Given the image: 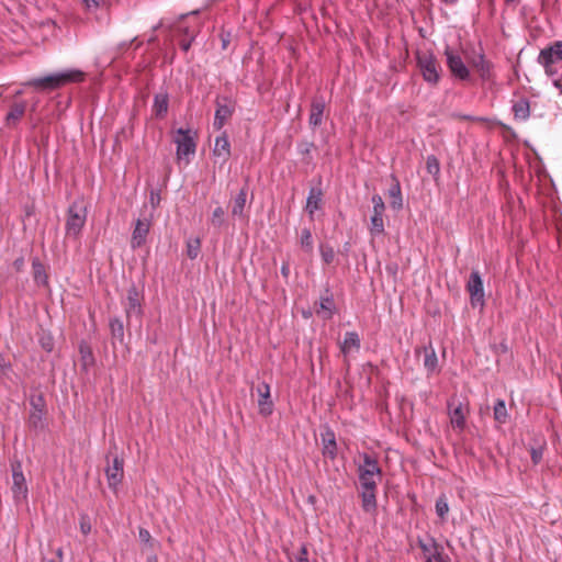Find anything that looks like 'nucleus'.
Returning a JSON list of instances; mask_svg holds the SVG:
<instances>
[{
    "mask_svg": "<svg viewBox=\"0 0 562 562\" xmlns=\"http://www.w3.org/2000/svg\"><path fill=\"white\" fill-rule=\"evenodd\" d=\"M258 395V409L259 414L267 417L273 413V401L271 400L270 385L267 382H261L256 389Z\"/></svg>",
    "mask_w": 562,
    "mask_h": 562,
    "instance_id": "nucleus-12",
    "label": "nucleus"
},
{
    "mask_svg": "<svg viewBox=\"0 0 562 562\" xmlns=\"http://www.w3.org/2000/svg\"><path fill=\"white\" fill-rule=\"evenodd\" d=\"M12 493L14 498L16 501L25 499L27 496V486L20 463L12 467Z\"/></svg>",
    "mask_w": 562,
    "mask_h": 562,
    "instance_id": "nucleus-13",
    "label": "nucleus"
},
{
    "mask_svg": "<svg viewBox=\"0 0 562 562\" xmlns=\"http://www.w3.org/2000/svg\"><path fill=\"white\" fill-rule=\"evenodd\" d=\"M83 80V71L76 68H70L58 72L49 74L43 77L33 78L30 81H27L26 85L43 90H55L65 85L72 82H81Z\"/></svg>",
    "mask_w": 562,
    "mask_h": 562,
    "instance_id": "nucleus-2",
    "label": "nucleus"
},
{
    "mask_svg": "<svg viewBox=\"0 0 562 562\" xmlns=\"http://www.w3.org/2000/svg\"><path fill=\"white\" fill-rule=\"evenodd\" d=\"M323 439V454L334 460L337 456V446L335 434L327 429L325 434H322Z\"/></svg>",
    "mask_w": 562,
    "mask_h": 562,
    "instance_id": "nucleus-22",
    "label": "nucleus"
},
{
    "mask_svg": "<svg viewBox=\"0 0 562 562\" xmlns=\"http://www.w3.org/2000/svg\"><path fill=\"white\" fill-rule=\"evenodd\" d=\"M26 104L25 102H20L13 104L11 110L8 112L5 116V122L8 125L14 124L18 122L25 113Z\"/></svg>",
    "mask_w": 562,
    "mask_h": 562,
    "instance_id": "nucleus-30",
    "label": "nucleus"
},
{
    "mask_svg": "<svg viewBox=\"0 0 562 562\" xmlns=\"http://www.w3.org/2000/svg\"><path fill=\"white\" fill-rule=\"evenodd\" d=\"M417 542L426 562H447V557L443 554V547L439 544L434 537L418 538Z\"/></svg>",
    "mask_w": 562,
    "mask_h": 562,
    "instance_id": "nucleus-7",
    "label": "nucleus"
},
{
    "mask_svg": "<svg viewBox=\"0 0 562 562\" xmlns=\"http://www.w3.org/2000/svg\"><path fill=\"white\" fill-rule=\"evenodd\" d=\"M426 165L429 173H437L439 171V162L435 156H428Z\"/></svg>",
    "mask_w": 562,
    "mask_h": 562,
    "instance_id": "nucleus-41",
    "label": "nucleus"
},
{
    "mask_svg": "<svg viewBox=\"0 0 562 562\" xmlns=\"http://www.w3.org/2000/svg\"><path fill=\"white\" fill-rule=\"evenodd\" d=\"M79 352H80L82 366L85 369H87L89 366L93 364L92 351L86 342H81L79 345Z\"/></svg>",
    "mask_w": 562,
    "mask_h": 562,
    "instance_id": "nucleus-35",
    "label": "nucleus"
},
{
    "mask_svg": "<svg viewBox=\"0 0 562 562\" xmlns=\"http://www.w3.org/2000/svg\"><path fill=\"white\" fill-rule=\"evenodd\" d=\"M201 250V239L199 237L187 240V255L190 259H195Z\"/></svg>",
    "mask_w": 562,
    "mask_h": 562,
    "instance_id": "nucleus-34",
    "label": "nucleus"
},
{
    "mask_svg": "<svg viewBox=\"0 0 562 562\" xmlns=\"http://www.w3.org/2000/svg\"><path fill=\"white\" fill-rule=\"evenodd\" d=\"M296 562H310L307 558V548L305 544L301 546L300 555L297 557Z\"/></svg>",
    "mask_w": 562,
    "mask_h": 562,
    "instance_id": "nucleus-45",
    "label": "nucleus"
},
{
    "mask_svg": "<svg viewBox=\"0 0 562 562\" xmlns=\"http://www.w3.org/2000/svg\"><path fill=\"white\" fill-rule=\"evenodd\" d=\"M138 537L144 543H149L151 539L150 532L145 528H139Z\"/></svg>",
    "mask_w": 562,
    "mask_h": 562,
    "instance_id": "nucleus-44",
    "label": "nucleus"
},
{
    "mask_svg": "<svg viewBox=\"0 0 562 562\" xmlns=\"http://www.w3.org/2000/svg\"><path fill=\"white\" fill-rule=\"evenodd\" d=\"M538 64L543 68L547 77H557L562 72V42L542 48L537 58Z\"/></svg>",
    "mask_w": 562,
    "mask_h": 562,
    "instance_id": "nucleus-3",
    "label": "nucleus"
},
{
    "mask_svg": "<svg viewBox=\"0 0 562 562\" xmlns=\"http://www.w3.org/2000/svg\"><path fill=\"white\" fill-rule=\"evenodd\" d=\"M232 114L233 108H231L226 103H221L220 101H217L213 122L214 128H216L217 131L222 130L226 121L232 116Z\"/></svg>",
    "mask_w": 562,
    "mask_h": 562,
    "instance_id": "nucleus-19",
    "label": "nucleus"
},
{
    "mask_svg": "<svg viewBox=\"0 0 562 562\" xmlns=\"http://www.w3.org/2000/svg\"><path fill=\"white\" fill-rule=\"evenodd\" d=\"M372 202V215L370 218V227L369 231L371 235L376 236L384 233V221L383 214L385 211V204L381 195L373 194L371 198Z\"/></svg>",
    "mask_w": 562,
    "mask_h": 562,
    "instance_id": "nucleus-8",
    "label": "nucleus"
},
{
    "mask_svg": "<svg viewBox=\"0 0 562 562\" xmlns=\"http://www.w3.org/2000/svg\"><path fill=\"white\" fill-rule=\"evenodd\" d=\"M85 5L86 10L90 13L95 12L97 10L103 8L105 5V0H80Z\"/></svg>",
    "mask_w": 562,
    "mask_h": 562,
    "instance_id": "nucleus-38",
    "label": "nucleus"
},
{
    "mask_svg": "<svg viewBox=\"0 0 562 562\" xmlns=\"http://www.w3.org/2000/svg\"><path fill=\"white\" fill-rule=\"evenodd\" d=\"M177 145V158L179 160L187 159L195 153L196 144L190 130L178 128L175 137Z\"/></svg>",
    "mask_w": 562,
    "mask_h": 562,
    "instance_id": "nucleus-6",
    "label": "nucleus"
},
{
    "mask_svg": "<svg viewBox=\"0 0 562 562\" xmlns=\"http://www.w3.org/2000/svg\"><path fill=\"white\" fill-rule=\"evenodd\" d=\"M191 42H192V40H190V41H188V42L183 41V42L181 43V48H182L184 52L189 50V48H190V46H191Z\"/></svg>",
    "mask_w": 562,
    "mask_h": 562,
    "instance_id": "nucleus-48",
    "label": "nucleus"
},
{
    "mask_svg": "<svg viewBox=\"0 0 562 562\" xmlns=\"http://www.w3.org/2000/svg\"><path fill=\"white\" fill-rule=\"evenodd\" d=\"M447 406L451 426L463 431L467 425L468 408L461 402L456 404L453 398L448 401Z\"/></svg>",
    "mask_w": 562,
    "mask_h": 562,
    "instance_id": "nucleus-9",
    "label": "nucleus"
},
{
    "mask_svg": "<svg viewBox=\"0 0 562 562\" xmlns=\"http://www.w3.org/2000/svg\"><path fill=\"white\" fill-rule=\"evenodd\" d=\"M394 183L389 189L390 205L393 210L398 211L403 207V198L400 182L393 177Z\"/></svg>",
    "mask_w": 562,
    "mask_h": 562,
    "instance_id": "nucleus-25",
    "label": "nucleus"
},
{
    "mask_svg": "<svg viewBox=\"0 0 562 562\" xmlns=\"http://www.w3.org/2000/svg\"><path fill=\"white\" fill-rule=\"evenodd\" d=\"M10 370H11L10 361L3 355H0V374L7 375Z\"/></svg>",
    "mask_w": 562,
    "mask_h": 562,
    "instance_id": "nucleus-42",
    "label": "nucleus"
},
{
    "mask_svg": "<svg viewBox=\"0 0 562 562\" xmlns=\"http://www.w3.org/2000/svg\"><path fill=\"white\" fill-rule=\"evenodd\" d=\"M42 415H43V414H42V411L40 409V411H38V414H37V415L32 414L31 418L33 419V418H35V417H36L38 420H41V419H42Z\"/></svg>",
    "mask_w": 562,
    "mask_h": 562,
    "instance_id": "nucleus-53",
    "label": "nucleus"
},
{
    "mask_svg": "<svg viewBox=\"0 0 562 562\" xmlns=\"http://www.w3.org/2000/svg\"><path fill=\"white\" fill-rule=\"evenodd\" d=\"M247 201V189L243 188L239 190L237 195L234 198L232 206V215L241 217L244 215V209Z\"/></svg>",
    "mask_w": 562,
    "mask_h": 562,
    "instance_id": "nucleus-27",
    "label": "nucleus"
},
{
    "mask_svg": "<svg viewBox=\"0 0 562 562\" xmlns=\"http://www.w3.org/2000/svg\"><path fill=\"white\" fill-rule=\"evenodd\" d=\"M468 290L470 292L472 301L483 302L484 289L483 281L477 271H473L468 282Z\"/></svg>",
    "mask_w": 562,
    "mask_h": 562,
    "instance_id": "nucleus-17",
    "label": "nucleus"
},
{
    "mask_svg": "<svg viewBox=\"0 0 562 562\" xmlns=\"http://www.w3.org/2000/svg\"><path fill=\"white\" fill-rule=\"evenodd\" d=\"M341 352L347 356L360 349V337L356 331H347L340 346Z\"/></svg>",
    "mask_w": 562,
    "mask_h": 562,
    "instance_id": "nucleus-23",
    "label": "nucleus"
},
{
    "mask_svg": "<svg viewBox=\"0 0 562 562\" xmlns=\"http://www.w3.org/2000/svg\"><path fill=\"white\" fill-rule=\"evenodd\" d=\"M150 203L153 205V207L155 209L159 202H160V195H159V192L155 191V190H151L150 191Z\"/></svg>",
    "mask_w": 562,
    "mask_h": 562,
    "instance_id": "nucleus-46",
    "label": "nucleus"
},
{
    "mask_svg": "<svg viewBox=\"0 0 562 562\" xmlns=\"http://www.w3.org/2000/svg\"><path fill=\"white\" fill-rule=\"evenodd\" d=\"M494 419L499 424H506L508 420V412L504 400L498 398L493 407Z\"/></svg>",
    "mask_w": 562,
    "mask_h": 562,
    "instance_id": "nucleus-29",
    "label": "nucleus"
},
{
    "mask_svg": "<svg viewBox=\"0 0 562 562\" xmlns=\"http://www.w3.org/2000/svg\"><path fill=\"white\" fill-rule=\"evenodd\" d=\"M532 460H533V462H536V463L539 461V456L537 454V452H536V451H533V452H532Z\"/></svg>",
    "mask_w": 562,
    "mask_h": 562,
    "instance_id": "nucleus-54",
    "label": "nucleus"
},
{
    "mask_svg": "<svg viewBox=\"0 0 562 562\" xmlns=\"http://www.w3.org/2000/svg\"><path fill=\"white\" fill-rule=\"evenodd\" d=\"M56 555H57V558H56V559H54V560H55V561H60V562H63V549H61V548H58V549L56 550Z\"/></svg>",
    "mask_w": 562,
    "mask_h": 562,
    "instance_id": "nucleus-49",
    "label": "nucleus"
},
{
    "mask_svg": "<svg viewBox=\"0 0 562 562\" xmlns=\"http://www.w3.org/2000/svg\"><path fill=\"white\" fill-rule=\"evenodd\" d=\"M128 45H131V43H130V42H123V43H121V44L119 45V50H121V49H123V48L127 47Z\"/></svg>",
    "mask_w": 562,
    "mask_h": 562,
    "instance_id": "nucleus-52",
    "label": "nucleus"
},
{
    "mask_svg": "<svg viewBox=\"0 0 562 562\" xmlns=\"http://www.w3.org/2000/svg\"><path fill=\"white\" fill-rule=\"evenodd\" d=\"M32 268H33L34 282L37 285H47L48 276L46 273L44 265L38 259H34L32 261Z\"/></svg>",
    "mask_w": 562,
    "mask_h": 562,
    "instance_id": "nucleus-28",
    "label": "nucleus"
},
{
    "mask_svg": "<svg viewBox=\"0 0 562 562\" xmlns=\"http://www.w3.org/2000/svg\"><path fill=\"white\" fill-rule=\"evenodd\" d=\"M213 155L218 158H222L223 162H226L227 159L229 158L231 144L225 133L215 138Z\"/></svg>",
    "mask_w": 562,
    "mask_h": 562,
    "instance_id": "nucleus-20",
    "label": "nucleus"
},
{
    "mask_svg": "<svg viewBox=\"0 0 562 562\" xmlns=\"http://www.w3.org/2000/svg\"><path fill=\"white\" fill-rule=\"evenodd\" d=\"M445 55L447 58V66L450 69L451 74L461 80H467L470 76V71L465 64L463 63L461 56L451 50L450 48H447L445 50Z\"/></svg>",
    "mask_w": 562,
    "mask_h": 562,
    "instance_id": "nucleus-11",
    "label": "nucleus"
},
{
    "mask_svg": "<svg viewBox=\"0 0 562 562\" xmlns=\"http://www.w3.org/2000/svg\"><path fill=\"white\" fill-rule=\"evenodd\" d=\"M169 94L167 91H159L154 95L153 113L157 119H164L168 113Z\"/></svg>",
    "mask_w": 562,
    "mask_h": 562,
    "instance_id": "nucleus-18",
    "label": "nucleus"
},
{
    "mask_svg": "<svg viewBox=\"0 0 562 562\" xmlns=\"http://www.w3.org/2000/svg\"><path fill=\"white\" fill-rule=\"evenodd\" d=\"M326 108V102L323 97H315L311 103V113L308 117V123L312 127H317L323 122L324 111Z\"/></svg>",
    "mask_w": 562,
    "mask_h": 562,
    "instance_id": "nucleus-16",
    "label": "nucleus"
},
{
    "mask_svg": "<svg viewBox=\"0 0 562 562\" xmlns=\"http://www.w3.org/2000/svg\"><path fill=\"white\" fill-rule=\"evenodd\" d=\"M226 47V41H223V48Z\"/></svg>",
    "mask_w": 562,
    "mask_h": 562,
    "instance_id": "nucleus-57",
    "label": "nucleus"
},
{
    "mask_svg": "<svg viewBox=\"0 0 562 562\" xmlns=\"http://www.w3.org/2000/svg\"><path fill=\"white\" fill-rule=\"evenodd\" d=\"M474 67L480 72L482 79H488L491 75V64L484 58V55H480L477 59L474 61Z\"/></svg>",
    "mask_w": 562,
    "mask_h": 562,
    "instance_id": "nucleus-32",
    "label": "nucleus"
},
{
    "mask_svg": "<svg viewBox=\"0 0 562 562\" xmlns=\"http://www.w3.org/2000/svg\"><path fill=\"white\" fill-rule=\"evenodd\" d=\"M87 207L80 203H72L67 211V220L65 225L66 235L68 237L78 238L87 221Z\"/></svg>",
    "mask_w": 562,
    "mask_h": 562,
    "instance_id": "nucleus-4",
    "label": "nucleus"
},
{
    "mask_svg": "<svg viewBox=\"0 0 562 562\" xmlns=\"http://www.w3.org/2000/svg\"><path fill=\"white\" fill-rule=\"evenodd\" d=\"M150 221L147 218H138L132 233L131 246L133 249L139 248L145 244L149 233Z\"/></svg>",
    "mask_w": 562,
    "mask_h": 562,
    "instance_id": "nucleus-14",
    "label": "nucleus"
},
{
    "mask_svg": "<svg viewBox=\"0 0 562 562\" xmlns=\"http://www.w3.org/2000/svg\"><path fill=\"white\" fill-rule=\"evenodd\" d=\"M225 221V212L222 206H217L214 209L212 216H211V223L214 227H221L224 224Z\"/></svg>",
    "mask_w": 562,
    "mask_h": 562,
    "instance_id": "nucleus-36",
    "label": "nucleus"
},
{
    "mask_svg": "<svg viewBox=\"0 0 562 562\" xmlns=\"http://www.w3.org/2000/svg\"><path fill=\"white\" fill-rule=\"evenodd\" d=\"M281 273L286 278L289 276V267L288 266H282L281 267Z\"/></svg>",
    "mask_w": 562,
    "mask_h": 562,
    "instance_id": "nucleus-51",
    "label": "nucleus"
},
{
    "mask_svg": "<svg viewBox=\"0 0 562 562\" xmlns=\"http://www.w3.org/2000/svg\"><path fill=\"white\" fill-rule=\"evenodd\" d=\"M552 86L559 91V94L562 95V72L557 75V77H551Z\"/></svg>",
    "mask_w": 562,
    "mask_h": 562,
    "instance_id": "nucleus-43",
    "label": "nucleus"
},
{
    "mask_svg": "<svg viewBox=\"0 0 562 562\" xmlns=\"http://www.w3.org/2000/svg\"><path fill=\"white\" fill-rule=\"evenodd\" d=\"M47 562H60V561H55L54 559H50V560H47Z\"/></svg>",
    "mask_w": 562,
    "mask_h": 562,
    "instance_id": "nucleus-56",
    "label": "nucleus"
},
{
    "mask_svg": "<svg viewBox=\"0 0 562 562\" xmlns=\"http://www.w3.org/2000/svg\"><path fill=\"white\" fill-rule=\"evenodd\" d=\"M319 251H321V256H322V259L326 262V263H330L334 258H335V251L333 249V247L328 246V245H321L319 246Z\"/></svg>",
    "mask_w": 562,
    "mask_h": 562,
    "instance_id": "nucleus-39",
    "label": "nucleus"
},
{
    "mask_svg": "<svg viewBox=\"0 0 562 562\" xmlns=\"http://www.w3.org/2000/svg\"><path fill=\"white\" fill-rule=\"evenodd\" d=\"M124 308L127 319H131L132 317L140 318L143 313L142 295L135 285L127 290V295L124 301Z\"/></svg>",
    "mask_w": 562,
    "mask_h": 562,
    "instance_id": "nucleus-10",
    "label": "nucleus"
},
{
    "mask_svg": "<svg viewBox=\"0 0 562 562\" xmlns=\"http://www.w3.org/2000/svg\"><path fill=\"white\" fill-rule=\"evenodd\" d=\"M23 262H24V259L23 258H19L14 261V266L15 268L19 270L22 266H23Z\"/></svg>",
    "mask_w": 562,
    "mask_h": 562,
    "instance_id": "nucleus-50",
    "label": "nucleus"
},
{
    "mask_svg": "<svg viewBox=\"0 0 562 562\" xmlns=\"http://www.w3.org/2000/svg\"><path fill=\"white\" fill-rule=\"evenodd\" d=\"M123 467L124 462L119 457L113 459L112 465H109L105 469V475L108 480V484L111 488L116 490V487L121 484L123 479Z\"/></svg>",
    "mask_w": 562,
    "mask_h": 562,
    "instance_id": "nucleus-15",
    "label": "nucleus"
},
{
    "mask_svg": "<svg viewBox=\"0 0 562 562\" xmlns=\"http://www.w3.org/2000/svg\"><path fill=\"white\" fill-rule=\"evenodd\" d=\"M361 462L357 465L359 480V494L361 506L366 513L373 514L376 510V490L382 480V470L376 458L363 452L359 454Z\"/></svg>",
    "mask_w": 562,
    "mask_h": 562,
    "instance_id": "nucleus-1",
    "label": "nucleus"
},
{
    "mask_svg": "<svg viewBox=\"0 0 562 562\" xmlns=\"http://www.w3.org/2000/svg\"><path fill=\"white\" fill-rule=\"evenodd\" d=\"M322 195L321 189L312 188L308 192L305 210L311 218H313L314 213L321 207Z\"/></svg>",
    "mask_w": 562,
    "mask_h": 562,
    "instance_id": "nucleus-24",
    "label": "nucleus"
},
{
    "mask_svg": "<svg viewBox=\"0 0 562 562\" xmlns=\"http://www.w3.org/2000/svg\"><path fill=\"white\" fill-rule=\"evenodd\" d=\"M321 308L328 312V316H331L335 304L331 296H325L321 300Z\"/></svg>",
    "mask_w": 562,
    "mask_h": 562,
    "instance_id": "nucleus-40",
    "label": "nucleus"
},
{
    "mask_svg": "<svg viewBox=\"0 0 562 562\" xmlns=\"http://www.w3.org/2000/svg\"><path fill=\"white\" fill-rule=\"evenodd\" d=\"M110 329L112 338L119 342L124 340V324L120 318H113L110 321Z\"/></svg>",
    "mask_w": 562,
    "mask_h": 562,
    "instance_id": "nucleus-31",
    "label": "nucleus"
},
{
    "mask_svg": "<svg viewBox=\"0 0 562 562\" xmlns=\"http://www.w3.org/2000/svg\"><path fill=\"white\" fill-rule=\"evenodd\" d=\"M417 64L425 81L436 85L440 79L439 68L435 56L423 53L417 56Z\"/></svg>",
    "mask_w": 562,
    "mask_h": 562,
    "instance_id": "nucleus-5",
    "label": "nucleus"
},
{
    "mask_svg": "<svg viewBox=\"0 0 562 562\" xmlns=\"http://www.w3.org/2000/svg\"><path fill=\"white\" fill-rule=\"evenodd\" d=\"M425 353L424 359V367L427 370L428 373H434L437 371L438 368V358L436 355V351L431 345V342L428 346H425L423 348Z\"/></svg>",
    "mask_w": 562,
    "mask_h": 562,
    "instance_id": "nucleus-26",
    "label": "nucleus"
},
{
    "mask_svg": "<svg viewBox=\"0 0 562 562\" xmlns=\"http://www.w3.org/2000/svg\"><path fill=\"white\" fill-rule=\"evenodd\" d=\"M147 562H158L156 557L148 558Z\"/></svg>",
    "mask_w": 562,
    "mask_h": 562,
    "instance_id": "nucleus-55",
    "label": "nucleus"
},
{
    "mask_svg": "<svg viewBox=\"0 0 562 562\" xmlns=\"http://www.w3.org/2000/svg\"><path fill=\"white\" fill-rule=\"evenodd\" d=\"M448 512H449V504L447 502L446 496L438 497L436 501V514L440 518H445L446 515L448 514Z\"/></svg>",
    "mask_w": 562,
    "mask_h": 562,
    "instance_id": "nucleus-37",
    "label": "nucleus"
},
{
    "mask_svg": "<svg viewBox=\"0 0 562 562\" xmlns=\"http://www.w3.org/2000/svg\"><path fill=\"white\" fill-rule=\"evenodd\" d=\"M313 237H312V233L308 228H303L301 231V236H300V245L302 247V249L307 252V254H312L313 252Z\"/></svg>",
    "mask_w": 562,
    "mask_h": 562,
    "instance_id": "nucleus-33",
    "label": "nucleus"
},
{
    "mask_svg": "<svg viewBox=\"0 0 562 562\" xmlns=\"http://www.w3.org/2000/svg\"><path fill=\"white\" fill-rule=\"evenodd\" d=\"M80 529L83 535H88L91 531V525L87 519H81Z\"/></svg>",
    "mask_w": 562,
    "mask_h": 562,
    "instance_id": "nucleus-47",
    "label": "nucleus"
},
{
    "mask_svg": "<svg viewBox=\"0 0 562 562\" xmlns=\"http://www.w3.org/2000/svg\"><path fill=\"white\" fill-rule=\"evenodd\" d=\"M512 110L516 121L526 122L530 117V103L526 98H520L515 101Z\"/></svg>",
    "mask_w": 562,
    "mask_h": 562,
    "instance_id": "nucleus-21",
    "label": "nucleus"
}]
</instances>
